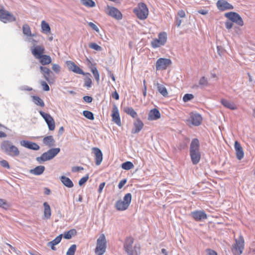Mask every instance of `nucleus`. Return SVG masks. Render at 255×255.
Masks as SVG:
<instances>
[{"label": "nucleus", "mask_w": 255, "mask_h": 255, "mask_svg": "<svg viewBox=\"0 0 255 255\" xmlns=\"http://www.w3.org/2000/svg\"><path fill=\"white\" fill-rule=\"evenodd\" d=\"M134 239L128 237L125 239L124 244V249L128 255H139L140 253V245L138 243L133 244Z\"/></svg>", "instance_id": "f257e3e1"}, {"label": "nucleus", "mask_w": 255, "mask_h": 255, "mask_svg": "<svg viewBox=\"0 0 255 255\" xmlns=\"http://www.w3.org/2000/svg\"><path fill=\"white\" fill-rule=\"evenodd\" d=\"M189 153L193 164H197L200 161L201 156L200 151V143L197 138H194L192 140L190 145Z\"/></svg>", "instance_id": "f03ea898"}, {"label": "nucleus", "mask_w": 255, "mask_h": 255, "mask_svg": "<svg viewBox=\"0 0 255 255\" xmlns=\"http://www.w3.org/2000/svg\"><path fill=\"white\" fill-rule=\"evenodd\" d=\"M1 150L7 155L11 157L18 156L20 152L18 148L9 140H4L1 143Z\"/></svg>", "instance_id": "7ed1b4c3"}, {"label": "nucleus", "mask_w": 255, "mask_h": 255, "mask_svg": "<svg viewBox=\"0 0 255 255\" xmlns=\"http://www.w3.org/2000/svg\"><path fill=\"white\" fill-rule=\"evenodd\" d=\"M133 12L141 20L145 19L148 15V9L143 2L138 3V6L133 9Z\"/></svg>", "instance_id": "20e7f679"}, {"label": "nucleus", "mask_w": 255, "mask_h": 255, "mask_svg": "<svg viewBox=\"0 0 255 255\" xmlns=\"http://www.w3.org/2000/svg\"><path fill=\"white\" fill-rule=\"evenodd\" d=\"M107 241L104 234H101L97 241L95 253L97 255H103L106 252Z\"/></svg>", "instance_id": "39448f33"}, {"label": "nucleus", "mask_w": 255, "mask_h": 255, "mask_svg": "<svg viewBox=\"0 0 255 255\" xmlns=\"http://www.w3.org/2000/svg\"><path fill=\"white\" fill-rule=\"evenodd\" d=\"M236 243L233 245L232 251L234 255H241L244 249V239L240 235L238 239H235Z\"/></svg>", "instance_id": "423d86ee"}, {"label": "nucleus", "mask_w": 255, "mask_h": 255, "mask_svg": "<svg viewBox=\"0 0 255 255\" xmlns=\"http://www.w3.org/2000/svg\"><path fill=\"white\" fill-rule=\"evenodd\" d=\"M225 16L232 22H235L241 26L244 25L243 19L238 13L234 11H231L225 13Z\"/></svg>", "instance_id": "0eeeda50"}, {"label": "nucleus", "mask_w": 255, "mask_h": 255, "mask_svg": "<svg viewBox=\"0 0 255 255\" xmlns=\"http://www.w3.org/2000/svg\"><path fill=\"white\" fill-rule=\"evenodd\" d=\"M15 17L4 8L0 9V20L4 23L15 21Z\"/></svg>", "instance_id": "6e6552de"}, {"label": "nucleus", "mask_w": 255, "mask_h": 255, "mask_svg": "<svg viewBox=\"0 0 255 255\" xmlns=\"http://www.w3.org/2000/svg\"><path fill=\"white\" fill-rule=\"evenodd\" d=\"M171 61L169 59L159 58L156 62V69L157 70H164L171 64Z\"/></svg>", "instance_id": "1a4fd4ad"}, {"label": "nucleus", "mask_w": 255, "mask_h": 255, "mask_svg": "<svg viewBox=\"0 0 255 255\" xmlns=\"http://www.w3.org/2000/svg\"><path fill=\"white\" fill-rule=\"evenodd\" d=\"M192 125L195 126L200 125L202 121V117L198 113H191L190 115L189 120H187Z\"/></svg>", "instance_id": "9d476101"}, {"label": "nucleus", "mask_w": 255, "mask_h": 255, "mask_svg": "<svg viewBox=\"0 0 255 255\" xmlns=\"http://www.w3.org/2000/svg\"><path fill=\"white\" fill-rule=\"evenodd\" d=\"M190 215L197 222L203 221L207 218V214L203 210H196L191 212Z\"/></svg>", "instance_id": "9b49d317"}, {"label": "nucleus", "mask_w": 255, "mask_h": 255, "mask_svg": "<svg viewBox=\"0 0 255 255\" xmlns=\"http://www.w3.org/2000/svg\"><path fill=\"white\" fill-rule=\"evenodd\" d=\"M31 51L32 55L36 59L41 57L45 52V48L42 45H38L31 47Z\"/></svg>", "instance_id": "f8f14e48"}, {"label": "nucleus", "mask_w": 255, "mask_h": 255, "mask_svg": "<svg viewBox=\"0 0 255 255\" xmlns=\"http://www.w3.org/2000/svg\"><path fill=\"white\" fill-rule=\"evenodd\" d=\"M40 70L45 79L49 83H53L54 80L51 77V75L53 74L52 72L47 67L40 66Z\"/></svg>", "instance_id": "ddd939ff"}, {"label": "nucleus", "mask_w": 255, "mask_h": 255, "mask_svg": "<svg viewBox=\"0 0 255 255\" xmlns=\"http://www.w3.org/2000/svg\"><path fill=\"white\" fill-rule=\"evenodd\" d=\"M218 9L220 11H225L234 9V6L226 0H218L216 3Z\"/></svg>", "instance_id": "4468645a"}, {"label": "nucleus", "mask_w": 255, "mask_h": 255, "mask_svg": "<svg viewBox=\"0 0 255 255\" xmlns=\"http://www.w3.org/2000/svg\"><path fill=\"white\" fill-rule=\"evenodd\" d=\"M111 116L112 117V121L116 123L118 126H121V121L120 114L118 108L115 104L113 106Z\"/></svg>", "instance_id": "2eb2a0df"}, {"label": "nucleus", "mask_w": 255, "mask_h": 255, "mask_svg": "<svg viewBox=\"0 0 255 255\" xmlns=\"http://www.w3.org/2000/svg\"><path fill=\"white\" fill-rule=\"evenodd\" d=\"M108 14L110 16H111L118 20H120L122 18V17H123L122 14L120 12V11L118 10V8H117L115 7L108 6Z\"/></svg>", "instance_id": "dca6fc26"}, {"label": "nucleus", "mask_w": 255, "mask_h": 255, "mask_svg": "<svg viewBox=\"0 0 255 255\" xmlns=\"http://www.w3.org/2000/svg\"><path fill=\"white\" fill-rule=\"evenodd\" d=\"M66 65L68 68V69L70 71H72L73 72L79 74H82L85 75V73L84 71L80 68L77 65H76L74 62L71 61H66Z\"/></svg>", "instance_id": "f3484780"}, {"label": "nucleus", "mask_w": 255, "mask_h": 255, "mask_svg": "<svg viewBox=\"0 0 255 255\" xmlns=\"http://www.w3.org/2000/svg\"><path fill=\"white\" fill-rule=\"evenodd\" d=\"M21 146L29 149L33 150H38L39 149V146L36 143L29 141L28 140H22L20 141Z\"/></svg>", "instance_id": "a211bd4d"}, {"label": "nucleus", "mask_w": 255, "mask_h": 255, "mask_svg": "<svg viewBox=\"0 0 255 255\" xmlns=\"http://www.w3.org/2000/svg\"><path fill=\"white\" fill-rule=\"evenodd\" d=\"M92 150L95 154V163L99 165L103 160V153L101 149L98 147H93Z\"/></svg>", "instance_id": "6ab92c4d"}, {"label": "nucleus", "mask_w": 255, "mask_h": 255, "mask_svg": "<svg viewBox=\"0 0 255 255\" xmlns=\"http://www.w3.org/2000/svg\"><path fill=\"white\" fill-rule=\"evenodd\" d=\"M143 122L139 119L137 118L133 122V128L131 130L132 133H138L143 127Z\"/></svg>", "instance_id": "aec40b11"}, {"label": "nucleus", "mask_w": 255, "mask_h": 255, "mask_svg": "<svg viewBox=\"0 0 255 255\" xmlns=\"http://www.w3.org/2000/svg\"><path fill=\"white\" fill-rule=\"evenodd\" d=\"M235 149L237 158L241 160L244 157V152L241 144L238 141L235 142Z\"/></svg>", "instance_id": "412c9836"}, {"label": "nucleus", "mask_w": 255, "mask_h": 255, "mask_svg": "<svg viewBox=\"0 0 255 255\" xmlns=\"http://www.w3.org/2000/svg\"><path fill=\"white\" fill-rule=\"evenodd\" d=\"M161 116L159 111L154 108L151 110L148 115V120L150 121L157 120L160 119Z\"/></svg>", "instance_id": "4be33fe9"}, {"label": "nucleus", "mask_w": 255, "mask_h": 255, "mask_svg": "<svg viewBox=\"0 0 255 255\" xmlns=\"http://www.w3.org/2000/svg\"><path fill=\"white\" fill-rule=\"evenodd\" d=\"M62 237V234L59 235L53 241L48 242L47 243V246L50 247L53 251H55L56 248L55 247V246L58 245L61 242Z\"/></svg>", "instance_id": "5701e85b"}, {"label": "nucleus", "mask_w": 255, "mask_h": 255, "mask_svg": "<svg viewBox=\"0 0 255 255\" xmlns=\"http://www.w3.org/2000/svg\"><path fill=\"white\" fill-rule=\"evenodd\" d=\"M221 103L226 108L232 110H234L237 109L236 105L233 102H231L225 99L221 100Z\"/></svg>", "instance_id": "b1692460"}, {"label": "nucleus", "mask_w": 255, "mask_h": 255, "mask_svg": "<svg viewBox=\"0 0 255 255\" xmlns=\"http://www.w3.org/2000/svg\"><path fill=\"white\" fill-rule=\"evenodd\" d=\"M128 205L126 204L123 200H119L115 203V207L118 211H125L128 208Z\"/></svg>", "instance_id": "393cba45"}, {"label": "nucleus", "mask_w": 255, "mask_h": 255, "mask_svg": "<svg viewBox=\"0 0 255 255\" xmlns=\"http://www.w3.org/2000/svg\"><path fill=\"white\" fill-rule=\"evenodd\" d=\"M60 179L63 184L68 188H72L74 186V184L72 181L68 177L65 176H61L60 177Z\"/></svg>", "instance_id": "a878e982"}, {"label": "nucleus", "mask_w": 255, "mask_h": 255, "mask_svg": "<svg viewBox=\"0 0 255 255\" xmlns=\"http://www.w3.org/2000/svg\"><path fill=\"white\" fill-rule=\"evenodd\" d=\"M55 141L52 135L45 136L43 139V143L49 147L55 145Z\"/></svg>", "instance_id": "bb28decb"}, {"label": "nucleus", "mask_w": 255, "mask_h": 255, "mask_svg": "<svg viewBox=\"0 0 255 255\" xmlns=\"http://www.w3.org/2000/svg\"><path fill=\"white\" fill-rule=\"evenodd\" d=\"M45 167L42 165L37 166L33 169H30L29 172L35 175H40L42 174L45 170Z\"/></svg>", "instance_id": "cd10ccee"}, {"label": "nucleus", "mask_w": 255, "mask_h": 255, "mask_svg": "<svg viewBox=\"0 0 255 255\" xmlns=\"http://www.w3.org/2000/svg\"><path fill=\"white\" fill-rule=\"evenodd\" d=\"M51 159H52L49 156L46 152L42 153L40 156L37 157L36 158V160L40 164Z\"/></svg>", "instance_id": "c85d7f7f"}, {"label": "nucleus", "mask_w": 255, "mask_h": 255, "mask_svg": "<svg viewBox=\"0 0 255 255\" xmlns=\"http://www.w3.org/2000/svg\"><path fill=\"white\" fill-rule=\"evenodd\" d=\"M51 159H52L49 156L46 152L42 153L40 156L37 157L36 158V160L40 164Z\"/></svg>", "instance_id": "c756f323"}, {"label": "nucleus", "mask_w": 255, "mask_h": 255, "mask_svg": "<svg viewBox=\"0 0 255 255\" xmlns=\"http://www.w3.org/2000/svg\"><path fill=\"white\" fill-rule=\"evenodd\" d=\"M40 63L42 65H45L50 64L51 62V58L50 56L43 54L41 57L39 58Z\"/></svg>", "instance_id": "7c9ffc66"}, {"label": "nucleus", "mask_w": 255, "mask_h": 255, "mask_svg": "<svg viewBox=\"0 0 255 255\" xmlns=\"http://www.w3.org/2000/svg\"><path fill=\"white\" fill-rule=\"evenodd\" d=\"M43 206L44 207V217L46 219H50L51 215V209H50L49 205L47 202H44L43 203Z\"/></svg>", "instance_id": "2f4dec72"}, {"label": "nucleus", "mask_w": 255, "mask_h": 255, "mask_svg": "<svg viewBox=\"0 0 255 255\" xmlns=\"http://www.w3.org/2000/svg\"><path fill=\"white\" fill-rule=\"evenodd\" d=\"M31 98L32 102L37 106H40L41 107H44L45 106L44 102L38 96H32Z\"/></svg>", "instance_id": "473e14b6"}, {"label": "nucleus", "mask_w": 255, "mask_h": 255, "mask_svg": "<svg viewBox=\"0 0 255 255\" xmlns=\"http://www.w3.org/2000/svg\"><path fill=\"white\" fill-rule=\"evenodd\" d=\"M156 85L157 89L159 93H160L163 97H167L168 92L165 87L158 83L156 84Z\"/></svg>", "instance_id": "72a5a7b5"}, {"label": "nucleus", "mask_w": 255, "mask_h": 255, "mask_svg": "<svg viewBox=\"0 0 255 255\" xmlns=\"http://www.w3.org/2000/svg\"><path fill=\"white\" fill-rule=\"evenodd\" d=\"M124 111L128 115L130 116L133 118H135L137 116L136 112L131 107H126L124 109Z\"/></svg>", "instance_id": "f704fd0d"}, {"label": "nucleus", "mask_w": 255, "mask_h": 255, "mask_svg": "<svg viewBox=\"0 0 255 255\" xmlns=\"http://www.w3.org/2000/svg\"><path fill=\"white\" fill-rule=\"evenodd\" d=\"M60 151V148H52L49 149L46 152L48 153L49 156L53 159L55 157Z\"/></svg>", "instance_id": "c9c22d12"}, {"label": "nucleus", "mask_w": 255, "mask_h": 255, "mask_svg": "<svg viewBox=\"0 0 255 255\" xmlns=\"http://www.w3.org/2000/svg\"><path fill=\"white\" fill-rule=\"evenodd\" d=\"M41 29L42 32L45 34H47L48 33H49L50 32V27L49 25V24L46 22L45 21L43 20L41 22Z\"/></svg>", "instance_id": "e433bc0d"}, {"label": "nucleus", "mask_w": 255, "mask_h": 255, "mask_svg": "<svg viewBox=\"0 0 255 255\" xmlns=\"http://www.w3.org/2000/svg\"><path fill=\"white\" fill-rule=\"evenodd\" d=\"M77 231L75 229H71L66 232H65L64 234V238L65 239H71L72 236L76 235Z\"/></svg>", "instance_id": "4c0bfd02"}, {"label": "nucleus", "mask_w": 255, "mask_h": 255, "mask_svg": "<svg viewBox=\"0 0 255 255\" xmlns=\"http://www.w3.org/2000/svg\"><path fill=\"white\" fill-rule=\"evenodd\" d=\"M199 85L201 88L207 87L209 85L207 78L205 76L202 77L199 81Z\"/></svg>", "instance_id": "58836bf2"}, {"label": "nucleus", "mask_w": 255, "mask_h": 255, "mask_svg": "<svg viewBox=\"0 0 255 255\" xmlns=\"http://www.w3.org/2000/svg\"><path fill=\"white\" fill-rule=\"evenodd\" d=\"M81 2L85 6L89 7L95 6L96 3L93 0H81Z\"/></svg>", "instance_id": "ea45409f"}, {"label": "nucleus", "mask_w": 255, "mask_h": 255, "mask_svg": "<svg viewBox=\"0 0 255 255\" xmlns=\"http://www.w3.org/2000/svg\"><path fill=\"white\" fill-rule=\"evenodd\" d=\"M121 167L125 170H129L134 167L133 164L130 161H126L122 163Z\"/></svg>", "instance_id": "a19ab883"}, {"label": "nucleus", "mask_w": 255, "mask_h": 255, "mask_svg": "<svg viewBox=\"0 0 255 255\" xmlns=\"http://www.w3.org/2000/svg\"><path fill=\"white\" fill-rule=\"evenodd\" d=\"M22 32L23 33L27 36L31 35L30 28L27 24H24L23 25Z\"/></svg>", "instance_id": "79ce46f5"}, {"label": "nucleus", "mask_w": 255, "mask_h": 255, "mask_svg": "<svg viewBox=\"0 0 255 255\" xmlns=\"http://www.w3.org/2000/svg\"><path fill=\"white\" fill-rule=\"evenodd\" d=\"M151 45L153 48H157L164 44L162 43V42L158 38H156L151 41Z\"/></svg>", "instance_id": "37998d69"}, {"label": "nucleus", "mask_w": 255, "mask_h": 255, "mask_svg": "<svg viewBox=\"0 0 255 255\" xmlns=\"http://www.w3.org/2000/svg\"><path fill=\"white\" fill-rule=\"evenodd\" d=\"M131 194L130 193H128L124 196L123 201L129 206L131 201Z\"/></svg>", "instance_id": "c03bdc74"}, {"label": "nucleus", "mask_w": 255, "mask_h": 255, "mask_svg": "<svg viewBox=\"0 0 255 255\" xmlns=\"http://www.w3.org/2000/svg\"><path fill=\"white\" fill-rule=\"evenodd\" d=\"M158 39L162 42V43L165 44L167 41V34L165 32H162L158 34Z\"/></svg>", "instance_id": "a18cd8bd"}, {"label": "nucleus", "mask_w": 255, "mask_h": 255, "mask_svg": "<svg viewBox=\"0 0 255 255\" xmlns=\"http://www.w3.org/2000/svg\"><path fill=\"white\" fill-rule=\"evenodd\" d=\"M83 116L90 120H94V116L92 112L89 111H84L83 112Z\"/></svg>", "instance_id": "49530a36"}, {"label": "nucleus", "mask_w": 255, "mask_h": 255, "mask_svg": "<svg viewBox=\"0 0 255 255\" xmlns=\"http://www.w3.org/2000/svg\"><path fill=\"white\" fill-rule=\"evenodd\" d=\"M46 124H47L48 128L50 130H53L55 129V123L53 118L47 121Z\"/></svg>", "instance_id": "de8ad7c7"}, {"label": "nucleus", "mask_w": 255, "mask_h": 255, "mask_svg": "<svg viewBox=\"0 0 255 255\" xmlns=\"http://www.w3.org/2000/svg\"><path fill=\"white\" fill-rule=\"evenodd\" d=\"M10 207L9 203L4 199L0 198V207L4 209H7Z\"/></svg>", "instance_id": "09e8293b"}, {"label": "nucleus", "mask_w": 255, "mask_h": 255, "mask_svg": "<svg viewBox=\"0 0 255 255\" xmlns=\"http://www.w3.org/2000/svg\"><path fill=\"white\" fill-rule=\"evenodd\" d=\"M39 113L41 116L44 119L46 123L52 118L50 114L45 113L43 111H40Z\"/></svg>", "instance_id": "8fccbe9b"}, {"label": "nucleus", "mask_w": 255, "mask_h": 255, "mask_svg": "<svg viewBox=\"0 0 255 255\" xmlns=\"http://www.w3.org/2000/svg\"><path fill=\"white\" fill-rule=\"evenodd\" d=\"M91 72H92L95 79L98 82L99 81L100 75L96 67H94L93 68H91Z\"/></svg>", "instance_id": "3c124183"}, {"label": "nucleus", "mask_w": 255, "mask_h": 255, "mask_svg": "<svg viewBox=\"0 0 255 255\" xmlns=\"http://www.w3.org/2000/svg\"><path fill=\"white\" fill-rule=\"evenodd\" d=\"M76 250V245H72L68 249L66 255H74Z\"/></svg>", "instance_id": "603ef678"}, {"label": "nucleus", "mask_w": 255, "mask_h": 255, "mask_svg": "<svg viewBox=\"0 0 255 255\" xmlns=\"http://www.w3.org/2000/svg\"><path fill=\"white\" fill-rule=\"evenodd\" d=\"M194 98V95L191 94H186L183 97V100L184 102H187Z\"/></svg>", "instance_id": "864d4df0"}, {"label": "nucleus", "mask_w": 255, "mask_h": 255, "mask_svg": "<svg viewBox=\"0 0 255 255\" xmlns=\"http://www.w3.org/2000/svg\"><path fill=\"white\" fill-rule=\"evenodd\" d=\"M89 46L90 48L96 50L97 51H101L102 49L100 46L98 45L95 43H91Z\"/></svg>", "instance_id": "5fc2aeb1"}, {"label": "nucleus", "mask_w": 255, "mask_h": 255, "mask_svg": "<svg viewBox=\"0 0 255 255\" xmlns=\"http://www.w3.org/2000/svg\"><path fill=\"white\" fill-rule=\"evenodd\" d=\"M89 179V175L87 174L86 176L82 177L79 181V186H81L83 185H84L88 180Z\"/></svg>", "instance_id": "6e6d98bb"}, {"label": "nucleus", "mask_w": 255, "mask_h": 255, "mask_svg": "<svg viewBox=\"0 0 255 255\" xmlns=\"http://www.w3.org/2000/svg\"><path fill=\"white\" fill-rule=\"evenodd\" d=\"M0 164L2 167H3L4 168H6L7 169H10V166L9 165V163L5 160H2L0 161Z\"/></svg>", "instance_id": "4d7b16f0"}, {"label": "nucleus", "mask_w": 255, "mask_h": 255, "mask_svg": "<svg viewBox=\"0 0 255 255\" xmlns=\"http://www.w3.org/2000/svg\"><path fill=\"white\" fill-rule=\"evenodd\" d=\"M60 66L57 64H53L52 69L56 73H59L60 71Z\"/></svg>", "instance_id": "13d9d810"}, {"label": "nucleus", "mask_w": 255, "mask_h": 255, "mask_svg": "<svg viewBox=\"0 0 255 255\" xmlns=\"http://www.w3.org/2000/svg\"><path fill=\"white\" fill-rule=\"evenodd\" d=\"M41 85L42 86V88H43V90L45 91H49L50 90V88H49V86H48V85L46 83V82L45 81H41Z\"/></svg>", "instance_id": "bf43d9fd"}, {"label": "nucleus", "mask_w": 255, "mask_h": 255, "mask_svg": "<svg viewBox=\"0 0 255 255\" xmlns=\"http://www.w3.org/2000/svg\"><path fill=\"white\" fill-rule=\"evenodd\" d=\"M106 71H107L108 72V75L109 77H110L111 78V79H112V80L114 82H115V76L112 73V71L110 70L109 68V67H106Z\"/></svg>", "instance_id": "052dcab7"}, {"label": "nucleus", "mask_w": 255, "mask_h": 255, "mask_svg": "<svg viewBox=\"0 0 255 255\" xmlns=\"http://www.w3.org/2000/svg\"><path fill=\"white\" fill-rule=\"evenodd\" d=\"M88 24L90 27H91L93 29H94L96 31H97V32L99 31V28L94 23H93L92 22H88Z\"/></svg>", "instance_id": "680f3d73"}, {"label": "nucleus", "mask_w": 255, "mask_h": 255, "mask_svg": "<svg viewBox=\"0 0 255 255\" xmlns=\"http://www.w3.org/2000/svg\"><path fill=\"white\" fill-rule=\"evenodd\" d=\"M92 83V80L90 78H86L85 81L84 86L90 88L91 87Z\"/></svg>", "instance_id": "e2e57ef3"}, {"label": "nucleus", "mask_w": 255, "mask_h": 255, "mask_svg": "<svg viewBox=\"0 0 255 255\" xmlns=\"http://www.w3.org/2000/svg\"><path fill=\"white\" fill-rule=\"evenodd\" d=\"M127 182V179H123L119 183L118 187L119 189H122L123 187L126 184Z\"/></svg>", "instance_id": "0e129e2a"}, {"label": "nucleus", "mask_w": 255, "mask_h": 255, "mask_svg": "<svg viewBox=\"0 0 255 255\" xmlns=\"http://www.w3.org/2000/svg\"><path fill=\"white\" fill-rule=\"evenodd\" d=\"M83 169V167L81 166H74L72 168L71 170L73 172H77Z\"/></svg>", "instance_id": "69168bd1"}, {"label": "nucleus", "mask_w": 255, "mask_h": 255, "mask_svg": "<svg viewBox=\"0 0 255 255\" xmlns=\"http://www.w3.org/2000/svg\"><path fill=\"white\" fill-rule=\"evenodd\" d=\"M83 100L85 101V102L90 103L92 102L93 98L91 96H85L83 97Z\"/></svg>", "instance_id": "338daca9"}, {"label": "nucleus", "mask_w": 255, "mask_h": 255, "mask_svg": "<svg viewBox=\"0 0 255 255\" xmlns=\"http://www.w3.org/2000/svg\"><path fill=\"white\" fill-rule=\"evenodd\" d=\"M206 252L208 255H217V253L215 251L210 249H206Z\"/></svg>", "instance_id": "774afa93"}]
</instances>
